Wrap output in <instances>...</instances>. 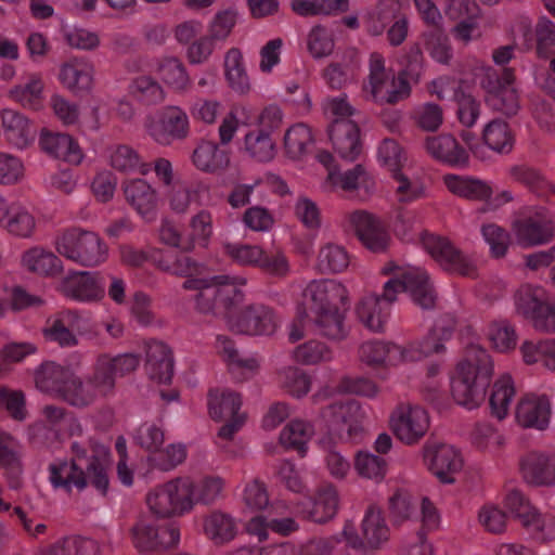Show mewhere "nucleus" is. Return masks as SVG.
<instances>
[{"instance_id":"nucleus-43","label":"nucleus","mask_w":555,"mask_h":555,"mask_svg":"<svg viewBox=\"0 0 555 555\" xmlns=\"http://www.w3.org/2000/svg\"><path fill=\"white\" fill-rule=\"evenodd\" d=\"M313 426L307 422L295 420L288 423L280 434V442L287 449H294L301 455L306 453V444L313 436Z\"/></svg>"},{"instance_id":"nucleus-23","label":"nucleus","mask_w":555,"mask_h":555,"mask_svg":"<svg viewBox=\"0 0 555 555\" xmlns=\"http://www.w3.org/2000/svg\"><path fill=\"white\" fill-rule=\"evenodd\" d=\"M405 61L404 68L399 72L396 78H392V101L406 99L411 93L410 82L417 83L421 79L424 68V56L418 44H414L410 48Z\"/></svg>"},{"instance_id":"nucleus-41","label":"nucleus","mask_w":555,"mask_h":555,"mask_svg":"<svg viewBox=\"0 0 555 555\" xmlns=\"http://www.w3.org/2000/svg\"><path fill=\"white\" fill-rule=\"evenodd\" d=\"M23 264L31 272L41 275L59 274L63 267L61 259L51 251L33 248L23 256Z\"/></svg>"},{"instance_id":"nucleus-55","label":"nucleus","mask_w":555,"mask_h":555,"mask_svg":"<svg viewBox=\"0 0 555 555\" xmlns=\"http://www.w3.org/2000/svg\"><path fill=\"white\" fill-rule=\"evenodd\" d=\"M312 143L310 129L304 124L292 126L284 135L286 154L293 159H299L307 153V147Z\"/></svg>"},{"instance_id":"nucleus-10","label":"nucleus","mask_w":555,"mask_h":555,"mask_svg":"<svg viewBox=\"0 0 555 555\" xmlns=\"http://www.w3.org/2000/svg\"><path fill=\"white\" fill-rule=\"evenodd\" d=\"M392 434L406 446H413L426 435L430 421L425 409L410 403L400 404L389 418Z\"/></svg>"},{"instance_id":"nucleus-62","label":"nucleus","mask_w":555,"mask_h":555,"mask_svg":"<svg viewBox=\"0 0 555 555\" xmlns=\"http://www.w3.org/2000/svg\"><path fill=\"white\" fill-rule=\"evenodd\" d=\"M225 255L241 266L258 267L262 256V248L257 245L231 243L223 244Z\"/></svg>"},{"instance_id":"nucleus-5","label":"nucleus","mask_w":555,"mask_h":555,"mask_svg":"<svg viewBox=\"0 0 555 555\" xmlns=\"http://www.w3.org/2000/svg\"><path fill=\"white\" fill-rule=\"evenodd\" d=\"M514 81V70L509 67L500 70L487 68L480 80V86L486 91L488 106L508 117L516 115L519 109Z\"/></svg>"},{"instance_id":"nucleus-34","label":"nucleus","mask_w":555,"mask_h":555,"mask_svg":"<svg viewBox=\"0 0 555 555\" xmlns=\"http://www.w3.org/2000/svg\"><path fill=\"white\" fill-rule=\"evenodd\" d=\"M242 405L241 396L231 390L211 389L208 392L209 415L215 421L232 418L234 416H246L240 413Z\"/></svg>"},{"instance_id":"nucleus-38","label":"nucleus","mask_w":555,"mask_h":555,"mask_svg":"<svg viewBox=\"0 0 555 555\" xmlns=\"http://www.w3.org/2000/svg\"><path fill=\"white\" fill-rule=\"evenodd\" d=\"M0 222L10 233L21 237H29L36 225L34 216L18 204L10 205Z\"/></svg>"},{"instance_id":"nucleus-53","label":"nucleus","mask_w":555,"mask_h":555,"mask_svg":"<svg viewBox=\"0 0 555 555\" xmlns=\"http://www.w3.org/2000/svg\"><path fill=\"white\" fill-rule=\"evenodd\" d=\"M485 144L496 153H509L513 149V138L504 121L493 120L483 130Z\"/></svg>"},{"instance_id":"nucleus-64","label":"nucleus","mask_w":555,"mask_h":555,"mask_svg":"<svg viewBox=\"0 0 555 555\" xmlns=\"http://www.w3.org/2000/svg\"><path fill=\"white\" fill-rule=\"evenodd\" d=\"M42 333L47 341L56 344L61 348H73L78 345V338L69 326L65 325L64 319H54L49 322Z\"/></svg>"},{"instance_id":"nucleus-25","label":"nucleus","mask_w":555,"mask_h":555,"mask_svg":"<svg viewBox=\"0 0 555 555\" xmlns=\"http://www.w3.org/2000/svg\"><path fill=\"white\" fill-rule=\"evenodd\" d=\"M127 203L143 218L155 217L158 197L156 191L143 179H133L124 184Z\"/></svg>"},{"instance_id":"nucleus-6","label":"nucleus","mask_w":555,"mask_h":555,"mask_svg":"<svg viewBox=\"0 0 555 555\" xmlns=\"http://www.w3.org/2000/svg\"><path fill=\"white\" fill-rule=\"evenodd\" d=\"M512 231L522 247L546 245L555 238V211L535 206L513 221Z\"/></svg>"},{"instance_id":"nucleus-46","label":"nucleus","mask_w":555,"mask_h":555,"mask_svg":"<svg viewBox=\"0 0 555 555\" xmlns=\"http://www.w3.org/2000/svg\"><path fill=\"white\" fill-rule=\"evenodd\" d=\"M155 264L164 272L178 275L191 276L198 271V263L183 253H165L155 259Z\"/></svg>"},{"instance_id":"nucleus-58","label":"nucleus","mask_w":555,"mask_h":555,"mask_svg":"<svg viewBox=\"0 0 555 555\" xmlns=\"http://www.w3.org/2000/svg\"><path fill=\"white\" fill-rule=\"evenodd\" d=\"M354 467L360 476L378 482L386 475L387 463L378 455L361 451L357 454Z\"/></svg>"},{"instance_id":"nucleus-44","label":"nucleus","mask_w":555,"mask_h":555,"mask_svg":"<svg viewBox=\"0 0 555 555\" xmlns=\"http://www.w3.org/2000/svg\"><path fill=\"white\" fill-rule=\"evenodd\" d=\"M546 302L545 291L540 286L525 284L515 294L517 311L529 319H532Z\"/></svg>"},{"instance_id":"nucleus-21","label":"nucleus","mask_w":555,"mask_h":555,"mask_svg":"<svg viewBox=\"0 0 555 555\" xmlns=\"http://www.w3.org/2000/svg\"><path fill=\"white\" fill-rule=\"evenodd\" d=\"M145 369L151 379L160 384L170 383L175 370L171 349L159 340L147 343Z\"/></svg>"},{"instance_id":"nucleus-37","label":"nucleus","mask_w":555,"mask_h":555,"mask_svg":"<svg viewBox=\"0 0 555 555\" xmlns=\"http://www.w3.org/2000/svg\"><path fill=\"white\" fill-rule=\"evenodd\" d=\"M204 530L206 535L217 545L230 542L236 534L233 518L220 511H215L205 518Z\"/></svg>"},{"instance_id":"nucleus-52","label":"nucleus","mask_w":555,"mask_h":555,"mask_svg":"<svg viewBox=\"0 0 555 555\" xmlns=\"http://www.w3.org/2000/svg\"><path fill=\"white\" fill-rule=\"evenodd\" d=\"M515 393L511 376H502L493 385L489 402L491 413L498 420H503L508 410L509 402Z\"/></svg>"},{"instance_id":"nucleus-45","label":"nucleus","mask_w":555,"mask_h":555,"mask_svg":"<svg viewBox=\"0 0 555 555\" xmlns=\"http://www.w3.org/2000/svg\"><path fill=\"white\" fill-rule=\"evenodd\" d=\"M453 330V320H450L448 324H441L440 322L436 323L428 335L417 343L416 351L418 352V356L412 357V359H420L421 357H428L434 353L442 352L444 350L442 341L451 337Z\"/></svg>"},{"instance_id":"nucleus-2","label":"nucleus","mask_w":555,"mask_h":555,"mask_svg":"<svg viewBox=\"0 0 555 555\" xmlns=\"http://www.w3.org/2000/svg\"><path fill=\"white\" fill-rule=\"evenodd\" d=\"M493 375V361L479 345L466 348L465 358L457 364L451 378L454 401L469 410L479 406Z\"/></svg>"},{"instance_id":"nucleus-31","label":"nucleus","mask_w":555,"mask_h":555,"mask_svg":"<svg viewBox=\"0 0 555 555\" xmlns=\"http://www.w3.org/2000/svg\"><path fill=\"white\" fill-rule=\"evenodd\" d=\"M339 505V498L336 488L331 483H323L318 487L312 500V507L307 512L306 517L314 522L324 524L334 518Z\"/></svg>"},{"instance_id":"nucleus-15","label":"nucleus","mask_w":555,"mask_h":555,"mask_svg":"<svg viewBox=\"0 0 555 555\" xmlns=\"http://www.w3.org/2000/svg\"><path fill=\"white\" fill-rule=\"evenodd\" d=\"M150 135L159 144L169 145L176 140H183L189 134V117L178 106L162 109L158 118L147 125Z\"/></svg>"},{"instance_id":"nucleus-13","label":"nucleus","mask_w":555,"mask_h":555,"mask_svg":"<svg viewBox=\"0 0 555 555\" xmlns=\"http://www.w3.org/2000/svg\"><path fill=\"white\" fill-rule=\"evenodd\" d=\"M320 417L331 435L349 439L361 428L362 411L357 401L349 400L326 405L321 410Z\"/></svg>"},{"instance_id":"nucleus-33","label":"nucleus","mask_w":555,"mask_h":555,"mask_svg":"<svg viewBox=\"0 0 555 555\" xmlns=\"http://www.w3.org/2000/svg\"><path fill=\"white\" fill-rule=\"evenodd\" d=\"M193 164L202 171L219 172L230 165V157L225 150L211 141L202 142L192 154Z\"/></svg>"},{"instance_id":"nucleus-61","label":"nucleus","mask_w":555,"mask_h":555,"mask_svg":"<svg viewBox=\"0 0 555 555\" xmlns=\"http://www.w3.org/2000/svg\"><path fill=\"white\" fill-rule=\"evenodd\" d=\"M378 160L395 175L404 166L406 156L396 140L387 138L378 146Z\"/></svg>"},{"instance_id":"nucleus-18","label":"nucleus","mask_w":555,"mask_h":555,"mask_svg":"<svg viewBox=\"0 0 555 555\" xmlns=\"http://www.w3.org/2000/svg\"><path fill=\"white\" fill-rule=\"evenodd\" d=\"M519 472L530 486L551 487L555 485V462L551 455L530 451L519 459Z\"/></svg>"},{"instance_id":"nucleus-26","label":"nucleus","mask_w":555,"mask_h":555,"mask_svg":"<svg viewBox=\"0 0 555 555\" xmlns=\"http://www.w3.org/2000/svg\"><path fill=\"white\" fill-rule=\"evenodd\" d=\"M389 76L386 73L384 57L379 53H372L370 56L369 82L363 89L369 98L378 104H396L399 101H392L393 83L391 89L385 90Z\"/></svg>"},{"instance_id":"nucleus-22","label":"nucleus","mask_w":555,"mask_h":555,"mask_svg":"<svg viewBox=\"0 0 555 555\" xmlns=\"http://www.w3.org/2000/svg\"><path fill=\"white\" fill-rule=\"evenodd\" d=\"M73 372L56 362H43L35 372V385L41 392L61 399Z\"/></svg>"},{"instance_id":"nucleus-59","label":"nucleus","mask_w":555,"mask_h":555,"mask_svg":"<svg viewBox=\"0 0 555 555\" xmlns=\"http://www.w3.org/2000/svg\"><path fill=\"white\" fill-rule=\"evenodd\" d=\"M169 492H172V503L176 515L189 512L194 506L192 495V480L190 478L178 477L167 482Z\"/></svg>"},{"instance_id":"nucleus-1","label":"nucleus","mask_w":555,"mask_h":555,"mask_svg":"<svg viewBox=\"0 0 555 555\" xmlns=\"http://www.w3.org/2000/svg\"><path fill=\"white\" fill-rule=\"evenodd\" d=\"M87 448L78 442L72 443L74 457L70 461L57 460L50 464V481L54 488H61L70 492L73 488L81 491L89 483L102 495L108 490V476L105 462L108 456V449L96 441L90 440Z\"/></svg>"},{"instance_id":"nucleus-27","label":"nucleus","mask_w":555,"mask_h":555,"mask_svg":"<svg viewBox=\"0 0 555 555\" xmlns=\"http://www.w3.org/2000/svg\"><path fill=\"white\" fill-rule=\"evenodd\" d=\"M40 145L49 155L73 165H79L83 158L79 144L67 133L43 132Z\"/></svg>"},{"instance_id":"nucleus-8","label":"nucleus","mask_w":555,"mask_h":555,"mask_svg":"<svg viewBox=\"0 0 555 555\" xmlns=\"http://www.w3.org/2000/svg\"><path fill=\"white\" fill-rule=\"evenodd\" d=\"M422 243L425 250L443 270L467 278L477 276L476 264L447 237L425 234L422 237Z\"/></svg>"},{"instance_id":"nucleus-12","label":"nucleus","mask_w":555,"mask_h":555,"mask_svg":"<svg viewBox=\"0 0 555 555\" xmlns=\"http://www.w3.org/2000/svg\"><path fill=\"white\" fill-rule=\"evenodd\" d=\"M228 326L237 334L272 335L278 327V318L270 307L251 304L229 317Z\"/></svg>"},{"instance_id":"nucleus-57","label":"nucleus","mask_w":555,"mask_h":555,"mask_svg":"<svg viewBox=\"0 0 555 555\" xmlns=\"http://www.w3.org/2000/svg\"><path fill=\"white\" fill-rule=\"evenodd\" d=\"M520 524L531 533L535 534L540 539H545L554 533L551 527L545 525V520L539 511L531 505L528 499H526L520 511L514 515Z\"/></svg>"},{"instance_id":"nucleus-17","label":"nucleus","mask_w":555,"mask_h":555,"mask_svg":"<svg viewBox=\"0 0 555 555\" xmlns=\"http://www.w3.org/2000/svg\"><path fill=\"white\" fill-rule=\"evenodd\" d=\"M66 297L79 301H96L104 297L105 279L98 272H73L62 282Z\"/></svg>"},{"instance_id":"nucleus-4","label":"nucleus","mask_w":555,"mask_h":555,"mask_svg":"<svg viewBox=\"0 0 555 555\" xmlns=\"http://www.w3.org/2000/svg\"><path fill=\"white\" fill-rule=\"evenodd\" d=\"M56 251L83 267L99 266L106 260L107 246L94 232L70 228L55 237Z\"/></svg>"},{"instance_id":"nucleus-51","label":"nucleus","mask_w":555,"mask_h":555,"mask_svg":"<svg viewBox=\"0 0 555 555\" xmlns=\"http://www.w3.org/2000/svg\"><path fill=\"white\" fill-rule=\"evenodd\" d=\"M160 79L176 90H184L190 85L185 66L177 57L163 59L157 65Z\"/></svg>"},{"instance_id":"nucleus-30","label":"nucleus","mask_w":555,"mask_h":555,"mask_svg":"<svg viewBox=\"0 0 555 555\" xmlns=\"http://www.w3.org/2000/svg\"><path fill=\"white\" fill-rule=\"evenodd\" d=\"M60 79L74 94H87L92 88L93 66L89 63L74 60L62 66Z\"/></svg>"},{"instance_id":"nucleus-11","label":"nucleus","mask_w":555,"mask_h":555,"mask_svg":"<svg viewBox=\"0 0 555 555\" xmlns=\"http://www.w3.org/2000/svg\"><path fill=\"white\" fill-rule=\"evenodd\" d=\"M423 457L428 469L442 483H453L454 475L463 467L460 452L454 447L436 440L426 441L423 447Z\"/></svg>"},{"instance_id":"nucleus-24","label":"nucleus","mask_w":555,"mask_h":555,"mask_svg":"<svg viewBox=\"0 0 555 555\" xmlns=\"http://www.w3.org/2000/svg\"><path fill=\"white\" fill-rule=\"evenodd\" d=\"M425 149L434 158L448 165L456 167H467L468 165V153L452 134L427 137Z\"/></svg>"},{"instance_id":"nucleus-42","label":"nucleus","mask_w":555,"mask_h":555,"mask_svg":"<svg viewBox=\"0 0 555 555\" xmlns=\"http://www.w3.org/2000/svg\"><path fill=\"white\" fill-rule=\"evenodd\" d=\"M388 527L378 508L370 506L362 521V535L370 548H377L388 540Z\"/></svg>"},{"instance_id":"nucleus-28","label":"nucleus","mask_w":555,"mask_h":555,"mask_svg":"<svg viewBox=\"0 0 555 555\" xmlns=\"http://www.w3.org/2000/svg\"><path fill=\"white\" fill-rule=\"evenodd\" d=\"M0 468L4 475L10 489L18 490L23 486V464L17 451L15 440L8 434L0 431Z\"/></svg>"},{"instance_id":"nucleus-19","label":"nucleus","mask_w":555,"mask_h":555,"mask_svg":"<svg viewBox=\"0 0 555 555\" xmlns=\"http://www.w3.org/2000/svg\"><path fill=\"white\" fill-rule=\"evenodd\" d=\"M350 221L359 240L367 249L373 253L387 250L390 236L378 218L365 211H356L351 215Z\"/></svg>"},{"instance_id":"nucleus-14","label":"nucleus","mask_w":555,"mask_h":555,"mask_svg":"<svg viewBox=\"0 0 555 555\" xmlns=\"http://www.w3.org/2000/svg\"><path fill=\"white\" fill-rule=\"evenodd\" d=\"M132 542L140 553L164 552L177 546L180 530L173 525L156 528L146 519H140L131 529Z\"/></svg>"},{"instance_id":"nucleus-20","label":"nucleus","mask_w":555,"mask_h":555,"mask_svg":"<svg viewBox=\"0 0 555 555\" xmlns=\"http://www.w3.org/2000/svg\"><path fill=\"white\" fill-rule=\"evenodd\" d=\"M551 403L546 396H527L516 408L517 423L524 428L544 430L550 423Z\"/></svg>"},{"instance_id":"nucleus-7","label":"nucleus","mask_w":555,"mask_h":555,"mask_svg":"<svg viewBox=\"0 0 555 555\" xmlns=\"http://www.w3.org/2000/svg\"><path fill=\"white\" fill-rule=\"evenodd\" d=\"M401 292H409L413 301L423 309H431L435 306V291L428 274L421 268L409 269L401 274V279L395 278L387 281L379 300L389 309L396 301L397 294Z\"/></svg>"},{"instance_id":"nucleus-60","label":"nucleus","mask_w":555,"mask_h":555,"mask_svg":"<svg viewBox=\"0 0 555 555\" xmlns=\"http://www.w3.org/2000/svg\"><path fill=\"white\" fill-rule=\"evenodd\" d=\"M186 457L185 447L181 443L167 446L163 450L149 456L151 465L163 472H168L184 462Z\"/></svg>"},{"instance_id":"nucleus-63","label":"nucleus","mask_w":555,"mask_h":555,"mask_svg":"<svg viewBox=\"0 0 555 555\" xmlns=\"http://www.w3.org/2000/svg\"><path fill=\"white\" fill-rule=\"evenodd\" d=\"M488 336L493 346L502 352L514 349L517 343L516 331L507 320L492 322Z\"/></svg>"},{"instance_id":"nucleus-47","label":"nucleus","mask_w":555,"mask_h":555,"mask_svg":"<svg viewBox=\"0 0 555 555\" xmlns=\"http://www.w3.org/2000/svg\"><path fill=\"white\" fill-rule=\"evenodd\" d=\"M96 396L95 390L89 385V379L87 378V382L83 383V380L73 372L61 400L76 408H85L91 404Z\"/></svg>"},{"instance_id":"nucleus-16","label":"nucleus","mask_w":555,"mask_h":555,"mask_svg":"<svg viewBox=\"0 0 555 555\" xmlns=\"http://www.w3.org/2000/svg\"><path fill=\"white\" fill-rule=\"evenodd\" d=\"M330 140L340 158L353 162L362 152L360 128L350 118L333 119L327 128Z\"/></svg>"},{"instance_id":"nucleus-39","label":"nucleus","mask_w":555,"mask_h":555,"mask_svg":"<svg viewBox=\"0 0 555 555\" xmlns=\"http://www.w3.org/2000/svg\"><path fill=\"white\" fill-rule=\"evenodd\" d=\"M244 149L249 157L259 163H267L275 156V142L271 134L253 129L244 137Z\"/></svg>"},{"instance_id":"nucleus-40","label":"nucleus","mask_w":555,"mask_h":555,"mask_svg":"<svg viewBox=\"0 0 555 555\" xmlns=\"http://www.w3.org/2000/svg\"><path fill=\"white\" fill-rule=\"evenodd\" d=\"M225 76L232 90L245 94L250 89L249 78L243 64V56L238 49H230L224 57Z\"/></svg>"},{"instance_id":"nucleus-49","label":"nucleus","mask_w":555,"mask_h":555,"mask_svg":"<svg viewBox=\"0 0 555 555\" xmlns=\"http://www.w3.org/2000/svg\"><path fill=\"white\" fill-rule=\"evenodd\" d=\"M116 374L111 365V357L102 354L98 358L92 374L88 377L89 385L96 395L107 396L115 387Z\"/></svg>"},{"instance_id":"nucleus-48","label":"nucleus","mask_w":555,"mask_h":555,"mask_svg":"<svg viewBox=\"0 0 555 555\" xmlns=\"http://www.w3.org/2000/svg\"><path fill=\"white\" fill-rule=\"evenodd\" d=\"M317 266L323 274L339 273L349 266V256L344 247L327 244L320 249Z\"/></svg>"},{"instance_id":"nucleus-32","label":"nucleus","mask_w":555,"mask_h":555,"mask_svg":"<svg viewBox=\"0 0 555 555\" xmlns=\"http://www.w3.org/2000/svg\"><path fill=\"white\" fill-rule=\"evenodd\" d=\"M357 315L360 322L372 332H383L389 309L379 300V295L369 294L359 301Z\"/></svg>"},{"instance_id":"nucleus-54","label":"nucleus","mask_w":555,"mask_h":555,"mask_svg":"<svg viewBox=\"0 0 555 555\" xmlns=\"http://www.w3.org/2000/svg\"><path fill=\"white\" fill-rule=\"evenodd\" d=\"M425 48L433 59L448 64L452 57L449 38L440 26L429 28L424 33Z\"/></svg>"},{"instance_id":"nucleus-36","label":"nucleus","mask_w":555,"mask_h":555,"mask_svg":"<svg viewBox=\"0 0 555 555\" xmlns=\"http://www.w3.org/2000/svg\"><path fill=\"white\" fill-rule=\"evenodd\" d=\"M312 322L318 334L327 339L339 341L348 335L345 315L339 308L314 313Z\"/></svg>"},{"instance_id":"nucleus-56","label":"nucleus","mask_w":555,"mask_h":555,"mask_svg":"<svg viewBox=\"0 0 555 555\" xmlns=\"http://www.w3.org/2000/svg\"><path fill=\"white\" fill-rule=\"evenodd\" d=\"M224 481L219 476H206L196 483L192 481L194 504L209 505L222 496Z\"/></svg>"},{"instance_id":"nucleus-9","label":"nucleus","mask_w":555,"mask_h":555,"mask_svg":"<svg viewBox=\"0 0 555 555\" xmlns=\"http://www.w3.org/2000/svg\"><path fill=\"white\" fill-rule=\"evenodd\" d=\"M302 302L298 306L299 318H308L309 313H319L339 308L347 299V291L334 280L312 281L302 293Z\"/></svg>"},{"instance_id":"nucleus-50","label":"nucleus","mask_w":555,"mask_h":555,"mask_svg":"<svg viewBox=\"0 0 555 555\" xmlns=\"http://www.w3.org/2000/svg\"><path fill=\"white\" fill-rule=\"evenodd\" d=\"M99 544L89 538L67 537L55 543L44 555H99Z\"/></svg>"},{"instance_id":"nucleus-29","label":"nucleus","mask_w":555,"mask_h":555,"mask_svg":"<svg viewBox=\"0 0 555 555\" xmlns=\"http://www.w3.org/2000/svg\"><path fill=\"white\" fill-rule=\"evenodd\" d=\"M5 139L18 149H25L35 139V130L21 113L5 108L1 113Z\"/></svg>"},{"instance_id":"nucleus-3","label":"nucleus","mask_w":555,"mask_h":555,"mask_svg":"<svg viewBox=\"0 0 555 555\" xmlns=\"http://www.w3.org/2000/svg\"><path fill=\"white\" fill-rule=\"evenodd\" d=\"M183 288L194 289L196 309L204 314L223 315L227 320L232 310L244 301V293L227 275L210 279H188Z\"/></svg>"},{"instance_id":"nucleus-35","label":"nucleus","mask_w":555,"mask_h":555,"mask_svg":"<svg viewBox=\"0 0 555 555\" xmlns=\"http://www.w3.org/2000/svg\"><path fill=\"white\" fill-rule=\"evenodd\" d=\"M444 183L450 192L470 201H486L492 194L491 186L479 179L449 175L444 177Z\"/></svg>"}]
</instances>
